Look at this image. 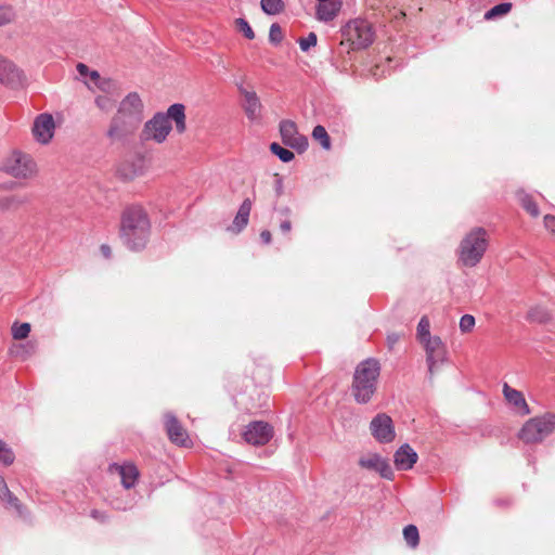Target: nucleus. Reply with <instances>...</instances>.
<instances>
[{
  "label": "nucleus",
  "instance_id": "obj_28",
  "mask_svg": "<svg viewBox=\"0 0 555 555\" xmlns=\"http://www.w3.org/2000/svg\"><path fill=\"white\" fill-rule=\"evenodd\" d=\"M260 5L262 11L269 15L279 14L284 10L283 0H261Z\"/></svg>",
  "mask_w": 555,
  "mask_h": 555
},
{
  "label": "nucleus",
  "instance_id": "obj_34",
  "mask_svg": "<svg viewBox=\"0 0 555 555\" xmlns=\"http://www.w3.org/2000/svg\"><path fill=\"white\" fill-rule=\"evenodd\" d=\"M270 151L278 156L283 163H288L294 159L295 155L288 149L282 147L279 143H271Z\"/></svg>",
  "mask_w": 555,
  "mask_h": 555
},
{
  "label": "nucleus",
  "instance_id": "obj_25",
  "mask_svg": "<svg viewBox=\"0 0 555 555\" xmlns=\"http://www.w3.org/2000/svg\"><path fill=\"white\" fill-rule=\"evenodd\" d=\"M416 337L420 343H424L428 339L435 338L430 335V321L427 315H423L417 324Z\"/></svg>",
  "mask_w": 555,
  "mask_h": 555
},
{
  "label": "nucleus",
  "instance_id": "obj_36",
  "mask_svg": "<svg viewBox=\"0 0 555 555\" xmlns=\"http://www.w3.org/2000/svg\"><path fill=\"white\" fill-rule=\"evenodd\" d=\"M15 460L12 449L2 440H0V462L4 465H11Z\"/></svg>",
  "mask_w": 555,
  "mask_h": 555
},
{
  "label": "nucleus",
  "instance_id": "obj_24",
  "mask_svg": "<svg viewBox=\"0 0 555 555\" xmlns=\"http://www.w3.org/2000/svg\"><path fill=\"white\" fill-rule=\"evenodd\" d=\"M513 8L511 2H502L485 13V20L491 21L507 15Z\"/></svg>",
  "mask_w": 555,
  "mask_h": 555
},
{
  "label": "nucleus",
  "instance_id": "obj_39",
  "mask_svg": "<svg viewBox=\"0 0 555 555\" xmlns=\"http://www.w3.org/2000/svg\"><path fill=\"white\" fill-rule=\"evenodd\" d=\"M460 330L462 333H469L475 326V318L472 314H464L460 320Z\"/></svg>",
  "mask_w": 555,
  "mask_h": 555
},
{
  "label": "nucleus",
  "instance_id": "obj_12",
  "mask_svg": "<svg viewBox=\"0 0 555 555\" xmlns=\"http://www.w3.org/2000/svg\"><path fill=\"white\" fill-rule=\"evenodd\" d=\"M372 436L380 443L391 442L395 437L392 420L385 413L377 414L370 424Z\"/></svg>",
  "mask_w": 555,
  "mask_h": 555
},
{
  "label": "nucleus",
  "instance_id": "obj_47",
  "mask_svg": "<svg viewBox=\"0 0 555 555\" xmlns=\"http://www.w3.org/2000/svg\"><path fill=\"white\" fill-rule=\"evenodd\" d=\"M260 238L264 244H270L272 241V235L269 230H262L260 233Z\"/></svg>",
  "mask_w": 555,
  "mask_h": 555
},
{
  "label": "nucleus",
  "instance_id": "obj_23",
  "mask_svg": "<svg viewBox=\"0 0 555 555\" xmlns=\"http://www.w3.org/2000/svg\"><path fill=\"white\" fill-rule=\"evenodd\" d=\"M29 198L26 195L12 194L0 196V210L10 211L16 210L23 205L27 204Z\"/></svg>",
  "mask_w": 555,
  "mask_h": 555
},
{
  "label": "nucleus",
  "instance_id": "obj_51",
  "mask_svg": "<svg viewBox=\"0 0 555 555\" xmlns=\"http://www.w3.org/2000/svg\"><path fill=\"white\" fill-rule=\"evenodd\" d=\"M8 485L2 476H0V498H3V495L9 491Z\"/></svg>",
  "mask_w": 555,
  "mask_h": 555
},
{
  "label": "nucleus",
  "instance_id": "obj_7",
  "mask_svg": "<svg viewBox=\"0 0 555 555\" xmlns=\"http://www.w3.org/2000/svg\"><path fill=\"white\" fill-rule=\"evenodd\" d=\"M0 169L16 179H28L36 173V164L29 155L13 151L2 162Z\"/></svg>",
  "mask_w": 555,
  "mask_h": 555
},
{
  "label": "nucleus",
  "instance_id": "obj_21",
  "mask_svg": "<svg viewBox=\"0 0 555 555\" xmlns=\"http://www.w3.org/2000/svg\"><path fill=\"white\" fill-rule=\"evenodd\" d=\"M253 203L250 198H245L241 204L236 216L233 219L232 225L229 228L230 231L234 233H240L243 229H245L249 221V215L251 210Z\"/></svg>",
  "mask_w": 555,
  "mask_h": 555
},
{
  "label": "nucleus",
  "instance_id": "obj_52",
  "mask_svg": "<svg viewBox=\"0 0 555 555\" xmlns=\"http://www.w3.org/2000/svg\"><path fill=\"white\" fill-rule=\"evenodd\" d=\"M285 214L288 216L291 214V209L289 208H285L284 209Z\"/></svg>",
  "mask_w": 555,
  "mask_h": 555
},
{
  "label": "nucleus",
  "instance_id": "obj_49",
  "mask_svg": "<svg viewBox=\"0 0 555 555\" xmlns=\"http://www.w3.org/2000/svg\"><path fill=\"white\" fill-rule=\"evenodd\" d=\"M530 318L540 323L545 322L547 319L544 312H541V314L535 315V311L530 312Z\"/></svg>",
  "mask_w": 555,
  "mask_h": 555
},
{
  "label": "nucleus",
  "instance_id": "obj_8",
  "mask_svg": "<svg viewBox=\"0 0 555 555\" xmlns=\"http://www.w3.org/2000/svg\"><path fill=\"white\" fill-rule=\"evenodd\" d=\"M171 129V122H169L168 117L164 113H156L152 119L145 122L141 132V139L143 141L163 143L166 141Z\"/></svg>",
  "mask_w": 555,
  "mask_h": 555
},
{
  "label": "nucleus",
  "instance_id": "obj_37",
  "mask_svg": "<svg viewBox=\"0 0 555 555\" xmlns=\"http://www.w3.org/2000/svg\"><path fill=\"white\" fill-rule=\"evenodd\" d=\"M269 40L273 44H279L283 40V31L278 23L270 26Z\"/></svg>",
  "mask_w": 555,
  "mask_h": 555
},
{
  "label": "nucleus",
  "instance_id": "obj_33",
  "mask_svg": "<svg viewBox=\"0 0 555 555\" xmlns=\"http://www.w3.org/2000/svg\"><path fill=\"white\" fill-rule=\"evenodd\" d=\"M522 208L532 217H538L540 214L539 207L533 198L528 194H521L519 197Z\"/></svg>",
  "mask_w": 555,
  "mask_h": 555
},
{
  "label": "nucleus",
  "instance_id": "obj_13",
  "mask_svg": "<svg viewBox=\"0 0 555 555\" xmlns=\"http://www.w3.org/2000/svg\"><path fill=\"white\" fill-rule=\"evenodd\" d=\"M54 131L55 122L51 114L42 113L35 118L33 134L39 143H49L54 135Z\"/></svg>",
  "mask_w": 555,
  "mask_h": 555
},
{
  "label": "nucleus",
  "instance_id": "obj_29",
  "mask_svg": "<svg viewBox=\"0 0 555 555\" xmlns=\"http://www.w3.org/2000/svg\"><path fill=\"white\" fill-rule=\"evenodd\" d=\"M0 499L5 502L9 507L14 508L20 516L26 515V508L10 490Z\"/></svg>",
  "mask_w": 555,
  "mask_h": 555
},
{
  "label": "nucleus",
  "instance_id": "obj_45",
  "mask_svg": "<svg viewBox=\"0 0 555 555\" xmlns=\"http://www.w3.org/2000/svg\"><path fill=\"white\" fill-rule=\"evenodd\" d=\"M544 225L546 229L551 230L552 232H555V217L552 215H546L544 217Z\"/></svg>",
  "mask_w": 555,
  "mask_h": 555
},
{
  "label": "nucleus",
  "instance_id": "obj_2",
  "mask_svg": "<svg viewBox=\"0 0 555 555\" xmlns=\"http://www.w3.org/2000/svg\"><path fill=\"white\" fill-rule=\"evenodd\" d=\"M143 120V103L137 92L129 93L119 103L107 129V137L120 140L132 134Z\"/></svg>",
  "mask_w": 555,
  "mask_h": 555
},
{
  "label": "nucleus",
  "instance_id": "obj_19",
  "mask_svg": "<svg viewBox=\"0 0 555 555\" xmlns=\"http://www.w3.org/2000/svg\"><path fill=\"white\" fill-rule=\"evenodd\" d=\"M341 5V0L320 1L317 5L315 16L321 22H331L338 15Z\"/></svg>",
  "mask_w": 555,
  "mask_h": 555
},
{
  "label": "nucleus",
  "instance_id": "obj_32",
  "mask_svg": "<svg viewBox=\"0 0 555 555\" xmlns=\"http://www.w3.org/2000/svg\"><path fill=\"white\" fill-rule=\"evenodd\" d=\"M16 72L15 65L0 54V81L4 82Z\"/></svg>",
  "mask_w": 555,
  "mask_h": 555
},
{
  "label": "nucleus",
  "instance_id": "obj_6",
  "mask_svg": "<svg viewBox=\"0 0 555 555\" xmlns=\"http://www.w3.org/2000/svg\"><path fill=\"white\" fill-rule=\"evenodd\" d=\"M343 35L350 42L352 49H364L374 41L375 33L370 22L357 18L343 28Z\"/></svg>",
  "mask_w": 555,
  "mask_h": 555
},
{
  "label": "nucleus",
  "instance_id": "obj_30",
  "mask_svg": "<svg viewBox=\"0 0 555 555\" xmlns=\"http://www.w3.org/2000/svg\"><path fill=\"white\" fill-rule=\"evenodd\" d=\"M116 98L112 94H100L95 98V105L103 112H111L115 104H116Z\"/></svg>",
  "mask_w": 555,
  "mask_h": 555
},
{
  "label": "nucleus",
  "instance_id": "obj_17",
  "mask_svg": "<svg viewBox=\"0 0 555 555\" xmlns=\"http://www.w3.org/2000/svg\"><path fill=\"white\" fill-rule=\"evenodd\" d=\"M109 473H117L120 476L121 485L125 489H131L138 481L139 470L132 463L117 464L113 463L108 466Z\"/></svg>",
  "mask_w": 555,
  "mask_h": 555
},
{
  "label": "nucleus",
  "instance_id": "obj_16",
  "mask_svg": "<svg viewBox=\"0 0 555 555\" xmlns=\"http://www.w3.org/2000/svg\"><path fill=\"white\" fill-rule=\"evenodd\" d=\"M359 465L362 468L377 472L383 478L388 480L393 479V470L389 465L388 461L379 456L378 454H370L359 460Z\"/></svg>",
  "mask_w": 555,
  "mask_h": 555
},
{
  "label": "nucleus",
  "instance_id": "obj_46",
  "mask_svg": "<svg viewBox=\"0 0 555 555\" xmlns=\"http://www.w3.org/2000/svg\"><path fill=\"white\" fill-rule=\"evenodd\" d=\"M280 229L281 231L284 233V234H287L291 232L292 230V222L291 220L286 219V220H283L281 223H280Z\"/></svg>",
  "mask_w": 555,
  "mask_h": 555
},
{
  "label": "nucleus",
  "instance_id": "obj_4",
  "mask_svg": "<svg viewBox=\"0 0 555 555\" xmlns=\"http://www.w3.org/2000/svg\"><path fill=\"white\" fill-rule=\"evenodd\" d=\"M489 245V236L483 228H474L461 241L459 246V261L473 268L477 266Z\"/></svg>",
  "mask_w": 555,
  "mask_h": 555
},
{
  "label": "nucleus",
  "instance_id": "obj_41",
  "mask_svg": "<svg viewBox=\"0 0 555 555\" xmlns=\"http://www.w3.org/2000/svg\"><path fill=\"white\" fill-rule=\"evenodd\" d=\"M317 41H318L317 35L314 33H310L307 37L300 38L298 40V43H299L300 49L304 52H306L311 47H314L317 44Z\"/></svg>",
  "mask_w": 555,
  "mask_h": 555
},
{
  "label": "nucleus",
  "instance_id": "obj_48",
  "mask_svg": "<svg viewBox=\"0 0 555 555\" xmlns=\"http://www.w3.org/2000/svg\"><path fill=\"white\" fill-rule=\"evenodd\" d=\"M100 250L106 259L112 257V248L107 244H102Z\"/></svg>",
  "mask_w": 555,
  "mask_h": 555
},
{
  "label": "nucleus",
  "instance_id": "obj_20",
  "mask_svg": "<svg viewBox=\"0 0 555 555\" xmlns=\"http://www.w3.org/2000/svg\"><path fill=\"white\" fill-rule=\"evenodd\" d=\"M503 395L505 400L512 404L514 408L518 409L521 415H528L530 413V409L526 399L517 389L512 388L507 383L503 384Z\"/></svg>",
  "mask_w": 555,
  "mask_h": 555
},
{
  "label": "nucleus",
  "instance_id": "obj_9",
  "mask_svg": "<svg viewBox=\"0 0 555 555\" xmlns=\"http://www.w3.org/2000/svg\"><path fill=\"white\" fill-rule=\"evenodd\" d=\"M426 352L429 378H433L435 371L447 360V348L439 336L422 343Z\"/></svg>",
  "mask_w": 555,
  "mask_h": 555
},
{
  "label": "nucleus",
  "instance_id": "obj_43",
  "mask_svg": "<svg viewBox=\"0 0 555 555\" xmlns=\"http://www.w3.org/2000/svg\"><path fill=\"white\" fill-rule=\"evenodd\" d=\"M25 347L24 345H18L16 346L14 349H11V354L15 356V357H21V358H26V354H28L29 352L28 351H25Z\"/></svg>",
  "mask_w": 555,
  "mask_h": 555
},
{
  "label": "nucleus",
  "instance_id": "obj_40",
  "mask_svg": "<svg viewBox=\"0 0 555 555\" xmlns=\"http://www.w3.org/2000/svg\"><path fill=\"white\" fill-rule=\"evenodd\" d=\"M235 23H236L238 30L242 31L247 39L251 40L255 38V33L246 20L237 18L235 21Z\"/></svg>",
  "mask_w": 555,
  "mask_h": 555
},
{
  "label": "nucleus",
  "instance_id": "obj_27",
  "mask_svg": "<svg viewBox=\"0 0 555 555\" xmlns=\"http://www.w3.org/2000/svg\"><path fill=\"white\" fill-rule=\"evenodd\" d=\"M403 537H404V540H405L406 544L411 548H415L420 544L418 529L414 525H408V526L404 527V529H403Z\"/></svg>",
  "mask_w": 555,
  "mask_h": 555
},
{
  "label": "nucleus",
  "instance_id": "obj_3",
  "mask_svg": "<svg viewBox=\"0 0 555 555\" xmlns=\"http://www.w3.org/2000/svg\"><path fill=\"white\" fill-rule=\"evenodd\" d=\"M380 374V364L376 359L369 358L360 362L353 373L351 393L354 400L364 404L374 396Z\"/></svg>",
  "mask_w": 555,
  "mask_h": 555
},
{
  "label": "nucleus",
  "instance_id": "obj_44",
  "mask_svg": "<svg viewBox=\"0 0 555 555\" xmlns=\"http://www.w3.org/2000/svg\"><path fill=\"white\" fill-rule=\"evenodd\" d=\"M400 340V335L398 333H390L387 335V345L389 349H392L395 345Z\"/></svg>",
  "mask_w": 555,
  "mask_h": 555
},
{
  "label": "nucleus",
  "instance_id": "obj_18",
  "mask_svg": "<svg viewBox=\"0 0 555 555\" xmlns=\"http://www.w3.org/2000/svg\"><path fill=\"white\" fill-rule=\"evenodd\" d=\"M417 459V453L408 443L401 446L393 454V463L398 470L411 469Z\"/></svg>",
  "mask_w": 555,
  "mask_h": 555
},
{
  "label": "nucleus",
  "instance_id": "obj_10",
  "mask_svg": "<svg viewBox=\"0 0 555 555\" xmlns=\"http://www.w3.org/2000/svg\"><path fill=\"white\" fill-rule=\"evenodd\" d=\"M280 134L282 142L298 153H302L308 149L307 137L298 132L297 125L293 120L284 119L280 122Z\"/></svg>",
  "mask_w": 555,
  "mask_h": 555
},
{
  "label": "nucleus",
  "instance_id": "obj_31",
  "mask_svg": "<svg viewBox=\"0 0 555 555\" xmlns=\"http://www.w3.org/2000/svg\"><path fill=\"white\" fill-rule=\"evenodd\" d=\"M30 324L27 322L18 323L14 322L11 327V333L14 339L22 340L28 337L30 333Z\"/></svg>",
  "mask_w": 555,
  "mask_h": 555
},
{
  "label": "nucleus",
  "instance_id": "obj_26",
  "mask_svg": "<svg viewBox=\"0 0 555 555\" xmlns=\"http://www.w3.org/2000/svg\"><path fill=\"white\" fill-rule=\"evenodd\" d=\"M312 138L315 141H318L324 150H326V151L331 150V146H332L331 138H330L326 129L323 126L318 125L313 128Z\"/></svg>",
  "mask_w": 555,
  "mask_h": 555
},
{
  "label": "nucleus",
  "instance_id": "obj_38",
  "mask_svg": "<svg viewBox=\"0 0 555 555\" xmlns=\"http://www.w3.org/2000/svg\"><path fill=\"white\" fill-rule=\"evenodd\" d=\"M89 76L91 80L94 81L102 91H109L111 87L113 86V82L111 80L101 79L100 74L96 70L90 72Z\"/></svg>",
  "mask_w": 555,
  "mask_h": 555
},
{
  "label": "nucleus",
  "instance_id": "obj_11",
  "mask_svg": "<svg viewBox=\"0 0 555 555\" xmlns=\"http://www.w3.org/2000/svg\"><path fill=\"white\" fill-rule=\"evenodd\" d=\"M245 441L253 446H264L273 437V427L267 422L254 421L243 433Z\"/></svg>",
  "mask_w": 555,
  "mask_h": 555
},
{
  "label": "nucleus",
  "instance_id": "obj_14",
  "mask_svg": "<svg viewBox=\"0 0 555 555\" xmlns=\"http://www.w3.org/2000/svg\"><path fill=\"white\" fill-rule=\"evenodd\" d=\"M165 428L169 440L180 447H190L188 431L172 413L165 414Z\"/></svg>",
  "mask_w": 555,
  "mask_h": 555
},
{
  "label": "nucleus",
  "instance_id": "obj_15",
  "mask_svg": "<svg viewBox=\"0 0 555 555\" xmlns=\"http://www.w3.org/2000/svg\"><path fill=\"white\" fill-rule=\"evenodd\" d=\"M240 94L243 96L242 107L250 121L259 120L261 117V103L257 93L253 90L238 86Z\"/></svg>",
  "mask_w": 555,
  "mask_h": 555
},
{
  "label": "nucleus",
  "instance_id": "obj_22",
  "mask_svg": "<svg viewBox=\"0 0 555 555\" xmlns=\"http://www.w3.org/2000/svg\"><path fill=\"white\" fill-rule=\"evenodd\" d=\"M164 114L168 117L169 122L171 120L175 122L177 132L183 133L185 131V106L183 104H172L168 107L167 113Z\"/></svg>",
  "mask_w": 555,
  "mask_h": 555
},
{
  "label": "nucleus",
  "instance_id": "obj_35",
  "mask_svg": "<svg viewBox=\"0 0 555 555\" xmlns=\"http://www.w3.org/2000/svg\"><path fill=\"white\" fill-rule=\"evenodd\" d=\"M16 18V12L11 5H0V27L13 23Z\"/></svg>",
  "mask_w": 555,
  "mask_h": 555
},
{
  "label": "nucleus",
  "instance_id": "obj_5",
  "mask_svg": "<svg viewBox=\"0 0 555 555\" xmlns=\"http://www.w3.org/2000/svg\"><path fill=\"white\" fill-rule=\"evenodd\" d=\"M555 430V414L547 412L529 418L518 431V438L526 444L543 442Z\"/></svg>",
  "mask_w": 555,
  "mask_h": 555
},
{
  "label": "nucleus",
  "instance_id": "obj_50",
  "mask_svg": "<svg viewBox=\"0 0 555 555\" xmlns=\"http://www.w3.org/2000/svg\"><path fill=\"white\" fill-rule=\"evenodd\" d=\"M77 72L81 75V76H87L89 75L90 70H89V67L83 64V63H78L77 64Z\"/></svg>",
  "mask_w": 555,
  "mask_h": 555
},
{
  "label": "nucleus",
  "instance_id": "obj_1",
  "mask_svg": "<svg viewBox=\"0 0 555 555\" xmlns=\"http://www.w3.org/2000/svg\"><path fill=\"white\" fill-rule=\"evenodd\" d=\"M151 220L140 205L127 206L120 215L119 237L131 251L143 250L151 236Z\"/></svg>",
  "mask_w": 555,
  "mask_h": 555
},
{
  "label": "nucleus",
  "instance_id": "obj_42",
  "mask_svg": "<svg viewBox=\"0 0 555 555\" xmlns=\"http://www.w3.org/2000/svg\"><path fill=\"white\" fill-rule=\"evenodd\" d=\"M90 516L99 522H105L108 520V515L105 512L99 509H92Z\"/></svg>",
  "mask_w": 555,
  "mask_h": 555
}]
</instances>
